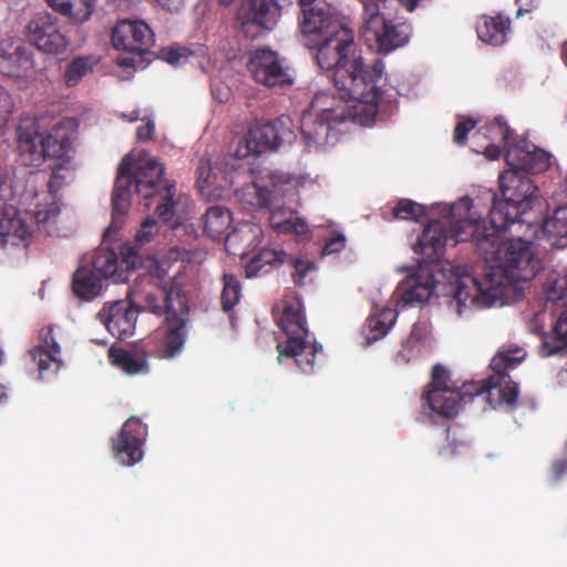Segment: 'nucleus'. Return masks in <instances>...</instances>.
<instances>
[{
	"instance_id": "nucleus-1",
	"label": "nucleus",
	"mask_w": 567,
	"mask_h": 567,
	"mask_svg": "<svg viewBox=\"0 0 567 567\" xmlns=\"http://www.w3.org/2000/svg\"><path fill=\"white\" fill-rule=\"evenodd\" d=\"M507 228L487 225L482 219L465 220L456 228V240L473 243L489 264V270L482 280L471 275L457 277L453 299L458 316L467 306H493L503 296L506 286L528 281L540 269V260L535 256L530 241L518 238L501 245Z\"/></svg>"
},
{
	"instance_id": "nucleus-2",
	"label": "nucleus",
	"mask_w": 567,
	"mask_h": 567,
	"mask_svg": "<svg viewBox=\"0 0 567 567\" xmlns=\"http://www.w3.org/2000/svg\"><path fill=\"white\" fill-rule=\"evenodd\" d=\"M316 48V61L323 71H332V82L336 90L346 95L373 99L375 89L381 84L384 74V62L374 59L367 64L361 55H357L353 31L343 24H334L328 33L319 38Z\"/></svg>"
},
{
	"instance_id": "nucleus-3",
	"label": "nucleus",
	"mask_w": 567,
	"mask_h": 567,
	"mask_svg": "<svg viewBox=\"0 0 567 567\" xmlns=\"http://www.w3.org/2000/svg\"><path fill=\"white\" fill-rule=\"evenodd\" d=\"M133 159L126 155L122 158L112 193V221L124 216L131 206L132 185L137 195L144 199L157 202L155 212L165 223L175 215V183L164 178V166L156 159L138 164L133 172Z\"/></svg>"
},
{
	"instance_id": "nucleus-4",
	"label": "nucleus",
	"mask_w": 567,
	"mask_h": 567,
	"mask_svg": "<svg viewBox=\"0 0 567 567\" xmlns=\"http://www.w3.org/2000/svg\"><path fill=\"white\" fill-rule=\"evenodd\" d=\"M373 99L346 95L340 90L339 96L328 92H318L311 100L309 109L301 118V133L308 145L317 143L319 137L327 136L329 131L339 123L353 121L361 125L374 122L384 91L381 84L375 89Z\"/></svg>"
},
{
	"instance_id": "nucleus-5",
	"label": "nucleus",
	"mask_w": 567,
	"mask_h": 567,
	"mask_svg": "<svg viewBox=\"0 0 567 567\" xmlns=\"http://www.w3.org/2000/svg\"><path fill=\"white\" fill-rule=\"evenodd\" d=\"M498 179L503 198L493 197L488 224L509 227L515 223H536L542 203L533 179L512 168L501 174Z\"/></svg>"
},
{
	"instance_id": "nucleus-6",
	"label": "nucleus",
	"mask_w": 567,
	"mask_h": 567,
	"mask_svg": "<svg viewBox=\"0 0 567 567\" xmlns=\"http://www.w3.org/2000/svg\"><path fill=\"white\" fill-rule=\"evenodd\" d=\"M127 296L138 311L152 312L158 317L176 312L183 315L189 308L182 288L167 278L166 270L157 264L136 276Z\"/></svg>"
},
{
	"instance_id": "nucleus-7",
	"label": "nucleus",
	"mask_w": 567,
	"mask_h": 567,
	"mask_svg": "<svg viewBox=\"0 0 567 567\" xmlns=\"http://www.w3.org/2000/svg\"><path fill=\"white\" fill-rule=\"evenodd\" d=\"M278 326L285 333V340L277 343L278 360L295 359L303 373L315 372L319 355H323L322 346L309 339L305 310L299 301L286 303Z\"/></svg>"
},
{
	"instance_id": "nucleus-8",
	"label": "nucleus",
	"mask_w": 567,
	"mask_h": 567,
	"mask_svg": "<svg viewBox=\"0 0 567 567\" xmlns=\"http://www.w3.org/2000/svg\"><path fill=\"white\" fill-rule=\"evenodd\" d=\"M55 177L56 174L53 172L48 184V193L35 195L37 202L31 212L21 213L16 206L8 204L0 207V245L2 247L8 244H28L32 236L30 221L45 227L59 216L60 206L53 192Z\"/></svg>"
},
{
	"instance_id": "nucleus-9",
	"label": "nucleus",
	"mask_w": 567,
	"mask_h": 567,
	"mask_svg": "<svg viewBox=\"0 0 567 567\" xmlns=\"http://www.w3.org/2000/svg\"><path fill=\"white\" fill-rule=\"evenodd\" d=\"M450 382V371L441 364L434 365L431 382L423 392L422 400L439 415L453 417L462 405L472 402L475 396L484 398V385L481 382H467L460 388Z\"/></svg>"
},
{
	"instance_id": "nucleus-10",
	"label": "nucleus",
	"mask_w": 567,
	"mask_h": 567,
	"mask_svg": "<svg viewBox=\"0 0 567 567\" xmlns=\"http://www.w3.org/2000/svg\"><path fill=\"white\" fill-rule=\"evenodd\" d=\"M17 133L19 155L27 166L39 167L47 158H62L71 145L66 132L59 125L44 136L38 123L32 121L20 124Z\"/></svg>"
},
{
	"instance_id": "nucleus-11",
	"label": "nucleus",
	"mask_w": 567,
	"mask_h": 567,
	"mask_svg": "<svg viewBox=\"0 0 567 567\" xmlns=\"http://www.w3.org/2000/svg\"><path fill=\"white\" fill-rule=\"evenodd\" d=\"M526 357L522 348H513L499 351L491 361L493 371L482 383L484 385V399L492 409L505 408L513 411L517 408L518 385L514 382L507 369L516 368Z\"/></svg>"
},
{
	"instance_id": "nucleus-12",
	"label": "nucleus",
	"mask_w": 567,
	"mask_h": 567,
	"mask_svg": "<svg viewBox=\"0 0 567 567\" xmlns=\"http://www.w3.org/2000/svg\"><path fill=\"white\" fill-rule=\"evenodd\" d=\"M472 203L470 198H463L451 207L449 228L440 220L430 221L414 245V251L422 254L427 262H433L441 258L449 241L452 245L460 243L456 240L458 225L465 220L481 219L472 212Z\"/></svg>"
},
{
	"instance_id": "nucleus-13",
	"label": "nucleus",
	"mask_w": 567,
	"mask_h": 567,
	"mask_svg": "<svg viewBox=\"0 0 567 567\" xmlns=\"http://www.w3.org/2000/svg\"><path fill=\"white\" fill-rule=\"evenodd\" d=\"M381 8L370 7V11L361 14V35L365 42L379 52L389 53L403 47L410 39L411 25L405 22L394 23L385 19Z\"/></svg>"
},
{
	"instance_id": "nucleus-14",
	"label": "nucleus",
	"mask_w": 567,
	"mask_h": 567,
	"mask_svg": "<svg viewBox=\"0 0 567 567\" xmlns=\"http://www.w3.org/2000/svg\"><path fill=\"white\" fill-rule=\"evenodd\" d=\"M189 308L185 313L176 312L166 316L163 326L157 328L147 341L150 354L158 358L171 360L179 355L187 340V322Z\"/></svg>"
},
{
	"instance_id": "nucleus-15",
	"label": "nucleus",
	"mask_w": 567,
	"mask_h": 567,
	"mask_svg": "<svg viewBox=\"0 0 567 567\" xmlns=\"http://www.w3.org/2000/svg\"><path fill=\"white\" fill-rule=\"evenodd\" d=\"M281 17V6L277 0H244L238 12L240 32L255 40L271 31Z\"/></svg>"
},
{
	"instance_id": "nucleus-16",
	"label": "nucleus",
	"mask_w": 567,
	"mask_h": 567,
	"mask_svg": "<svg viewBox=\"0 0 567 567\" xmlns=\"http://www.w3.org/2000/svg\"><path fill=\"white\" fill-rule=\"evenodd\" d=\"M248 71L254 80L267 87H287L293 84V75L285 58L270 49H257L248 60Z\"/></svg>"
},
{
	"instance_id": "nucleus-17",
	"label": "nucleus",
	"mask_w": 567,
	"mask_h": 567,
	"mask_svg": "<svg viewBox=\"0 0 567 567\" xmlns=\"http://www.w3.org/2000/svg\"><path fill=\"white\" fill-rule=\"evenodd\" d=\"M293 188V178L282 172H270L266 183L252 182L235 193L236 199L249 209L268 207L276 197H284Z\"/></svg>"
},
{
	"instance_id": "nucleus-18",
	"label": "nucleus",
	"mask_w": 567,
	"mask_h": 567,
	"mask_svg": "<svg viewBox=\"0 0 567 567\" xmlns=\"http://www.w3.org/2000/svg\"><path fill=\"white\" fill-rule=\"evenodd\" d=\"M121 260L115 250L100 248L92 259L91 269L101 278H111L114 282H125L130 279V271L142 264V256L136 247L124 244L120 250Z\"/></svg>"
},
{
	"instance_id": "nucleus-19",
	"label": "nucleus",
	"mask_w": 567,
	"mask_h": 567,
	"mask_svg": "<svg viewBox=\"0 0 567 567\" xmlns=\"http://www.w3.org/2000/svg\"><path fill=\"white\" fill-rule=\"evenodd\" d=\"M112 44L140 58L148 54L154 45V32L143 20H121L112 31Z\"/></svg>"
},
{
	"instance_id": "nucleus-20",
	"label": "nucleus",
	"mask_w": 567,
	"mask_h": 567,
	"mask_svg": "<svg viewBox=\"0 0 567 567\" xmlns=\"http://www.w3.org/2000/svg\"><path fill=\"white\" fill-rule=\"evenodd\" d=\"M146 435L147 427L138 417L125 421L116 437L112 439V451L121 465L132 466L143 458Z\"/></svg>"
},
{
	"instance_id": "nucleus-21",
	"label": "nucleus",
	"mask_w": 567,
	"mask_h": 567,
	"mask_svg": "<svg viewBox=\"0 0 567 567\" xmlns=\"http://www.w3.org/2000/svg\"><path fill=\"white\" fill-rule=\"evenodd\" d=\"M28 38L40 51L59 55L66 51L68 39L61 32L56 17L43 12L38 13L27 27Z\"/></svg>"
},
{
	"instance_id": "nucleus-22",
	"label": "nucleus",
	"mask_w": 567,
	"mask_h": 567,
	"mask_svg": "<svg viewBox=\"0 0 567 567\" xmlns=\"http://www.w3.org/2000/svg\"><path fill=\"white\" fill-rule=\"evenodd\" d=\"M551 155L526 140H518L505 154L507 165L523 174L546 172L551 165Z\"/></svg>"
},
{
	"instance_id": "nucleus-23",
	"label": "nucleus",
	"mask_w": 567,
	"mask_h": 567,
	"mask_svg": "<svg viewBox=\"0 0 567 567\" xmlns=\"http://www.w3.org/2000/svg\"><path fill=\"white\" fill-rule=\"evenodd\" d=\"M31 360L35 363L39 378L50 380L63 367L61 357V347L53 336V327L43 328L39 334V344L28 352Z\"/></svg>"
},
{
	"instance_id": "nucleus-24",
	"label": "nucleus",
	"mask_w": 567,
	"mask_h": 567,
	"mask_svg": "<svg viewBox=\"0 0 567 567\" xmlns=\"http://www.w3.org/2000/svg\"><path fill=\"white\" fill-rule=\"evenodd\" d=\"M138 309L133 300H117L104 306L97 313V319L107 331L117 339H125L133 334L137 320Z\"/></svg>"
},
{
	"instance_id": "nucleus-25",
	"label": "nucleus",
	"mask_w": 567,
	"mask_h": 567,
	"mask_svg": "<svg viewBox=\"0 0 567 567\" xmlns=\"http://www.w3.org/2000/svg\"><path fill=\"white\" fill-rule=\"evenodd\" d=\"M34 66L33 52L22 40L0 42V73L10 78L27 76Z\"/></svg>"
},
{
	"instance_id": "nucleus-26",
	"label": "nucleus",
	"mask_w": 567,
	"mask_h": 567,
	"mask_svg": "<svg viewBox=\"0 0 567 567\" xmlns=\"http://www.w3.org/2000/svg\"><path fill=\"white\" fill-rule=\"evenodd\" d=\"M543 312H537L530 319L528 326L532 332L542 334L539 355L549 358L567 353V309L555 321L549 332L544 331Z\"/></svg>"
},
{
	"instance_id": "nucleus-27",
	"label": "nucleus",
	"mask_w": 567,
	"mask_h": 567,
	"mask_svg": "<svg viewBox=\"0 0 567 567\" xmlns=\"http://www.w3.org/2000/svg\"><path fill=\"white\" fill-rule=\"evenodd\" d=\"M291 135V132L284 128V120L277 118L252 125L245 137L249 153L261 154L266 151L276 150Z\"/></svg>"
},
{
	"instance_id": "nucleus-28",
	"label": "nucleus",
	"mask_w": 567,
	"mask_h": 567,
	"mask_svg": "<svg viewBox=\"0 0 567 567\" xmlns=\"http://www.w3.org/2000/svg\"><path fill=\"white\" fill-rule=\"evenodd\" d=\"M435 289L432 276H426L424 279L419 275L409 276L402 281L398 288L396 293V308L403 310L406 307L422 305L427 301Z\"/></svg>"
},
{
	"instance_id": "nucleus-29",
	"label": "nucleus",
	"mask_w": 567,
	"mask_h": 567,
	"mask_svg": "<svg viewBox=\"0 0 567 567\" xmlns=\"http://www.w3.org/2000/svg\"><path fill=\"white\" fill-rule=\"evenodd\" d=\"M150 348L147 344H135L132 349L111 348L109 359L115 367L122 369L128 374H140L148 372L147 357Z\"/></svg>"
},
{
	"instance_id": "nucleus-30",
	"label": "nucleus",
	"mask_w": 567,
	"mask_h": 567,
	"mask_svg": "<svg viewBox=\"0 0 567 567\" xmlns=\"http://www.w3.org/2000/svg\"><path fill=\"white\" fill-rule=\"evenodd\" d=\"M298 21L303 37L316 35L321 38L328 33L329 29H332V25L340 24L338 21L332 20L328 9L319 6L302 9Z\"/></svg>"
},
{
	"instance_id": "nucleus-31",
	"label": "nucleus",
	"mask_w": 567,
	"mask_h": 567,
	"mask_svg": "<svg viewBox=\"0 0 567 567\" xmlns=\"http://www.w3.org/2000/svg\"><path fill=\"white\" fill-rule=\"evenodd\" d=\"M542 234L549 246L567 247V205L557 207L551 216L543 220Z\"/></svg>"
},
{
	"instance_id": "nucleus-32",
	"label": "nucleus",
	"mask_w": 567,
	"mask_h": 567,
	"mask_svg": "<svg viewBox=\"0 0 567 567\" xmlns=\"http://www.w3.org/2000/svg\"><path fill=\"white\" fill-rule=\"evenodd\" d=\"M47 3L75 24L90 20L95 9V0H47Z\"/></svg>"
},
{
	"instance_id": "nucleus-33",
	"label": "nucleus",
	"mask_w": 567,
	"mask_h": 567,
	"mask_svg": "<svg viewBox=\"0 0 567 567\" xmlns=\"http://www.w3.org/2000/svg\"><path fill=\"white\" fill-rule=\"evenodd\" d=\"M509 20L501 14L496 17L484 16L476 24L480 40L492 45H502L506 41L509 30Z\"/></svg>"
},
{
	"instance_id": "nucleus-34",
	"label": "nucleus",
	"mask_w": 567,
	"mask_h": 567,
	"mask_svg": "<svg viewBox=\"0 0 567 567\" xmlns=\"http://www.w3.org/2000/svg\"><path fill=\"white\" fill-rule=\"evenodd\" d=\"M72 290L78 298L90 301L100 295L102 280L90 266H81L73 274Z\"/></svg>"
},
{
	"instance_id": "nucleus-35",
	"label": "nucleus",
	"mask_w": 567,
	"mask_h": 567,
	"mask_svg": "<svg viewBox=\"0 0 567 567\" xmlns=\"http://www.w3.org/2000/svg\"><path fill=\"white\" fill-rule=\"evenodd\" d=\"M288 254L282 249L262 248L246 265L245 271L248 278L258 277L269 272L287 261Z\"/></svg>"
},
{
	"instance_id": "nucleus-36",
	"label": "nucleus",
	"mask_w": 567,
	"mask_h": 567,
	"mask_svg": "<svg viewBox=\"0 0 567 567\" xmlns=\"http://www.w3.org/2000/svg\"><path fill=\"white\" fill-rule=\"evenodd\" d=\"M271 227L281 234L306 235L309 233V226L303 218H300L296 212L279 207L270 215Z\"/></svg>"
},
{
	"instance_id": "nucleus-37",
	"label": "nucleus",
	"mask_w": 567,
	"mask_h": 567,
	"mask_svg": "<svg viewBox=\"0 0 567 567\" xmlns=\"http://www.w3.org/2000/svg\"><path fill=\"white\" fill-rule=\"evenodd\" d=\"M231 221L229 209L221 206H212L204 215V231L213 239H219L226 234Z\"/></svg>"
},
{
	"instance_id": "nucleus-38",
	"label": "nucleus",
	"mask_w": 567,
	"mask_h": 567,
	"mask_svg": "<svg viewBox=\"0 0 567 567\" xmlns=\"http://www.w3.org/2000/svg\"><path fill=\"white\" fill-rule=\"evenodd\" d=\"M97 61L93 56L81 55L75 56L66 65L64 71V82L66 86L72 87L80 83V81L93 71Z\"/></svg>"
},
{
	"instance_id": "nucleus-39",
	"label": "nucleus",
	"mask_w": 567,
	"mask_h": 567,
	"mask_svg": "<svg viewBox=\"0 0 567 567\" xmlns=\"http://www.w3.org/2000/svg\"><path fill=\"white\" fill-rule=\"evenodd\" d=\"M485 136L491 143L502 144L505 152L518 140L514 137V132L507 125L503 117H496L493 122L484 126Z\"/></svg>"
},
{
	"instance_id": "nucleus-40",
	"label": "nucleus",
	"mask_w": 567,
	"mask_h": 567,
	"mask_svg": "<svg viewBox=\"0 0 567 567\" xmlns=\"http://www.w3.org/2000/svg\"><path fill=\"white\" fill-rule=\"evenodd\" d=\"M223 291L220 296L221 308L224 311H230L239 301L241 295V286L237 276L225 274L223 276Z\"/></svg>"
},
{
	"instance_id": "nucleus-41",
	"label": "nucleus",
	"mask_w": 567,
	"mask_h": 567,
	"mask_svg": "<svg viewBox=\"0 0 567 567\" xmlns=\"http://www.w3.org/2000/svg\"><path fill=\"white\" fill-rule=\"evenodd\" d=\"M426 215V209L411 199H400L393 208V217L395 219L415 220L419 221Z\"/></svg>"
},
{
	"instance_id": "nucleus-42",
	"label": "nucleus",
	"mask_w": 567,
	"mask_h": 567,
	"mask_svg": "<svg viewBox=\"0 0 567 567\" xmlns=\"http://www.w3.org/2000/svg\"><path fill=\"white\" fill-rule=\"evenodd\" d=\"M285 264H288L293 268L291 277L293 282L298 286H302L307 275L316 268V265L312 260L293 257L291 255H288L287 261Z\"/></svg>"
},
{
	"instance_id": "nucleus-43",
	"label": "nucleus",
	"mask_w": 567,
	"mask_h": 567,
	"mask_svg": "<svg viewBox=\"0 0 567 567\" xmlns=\"http://www.w3.org/2000/svg\"><path fill=\"white\" fill-rule=\"evenodd\" d=\"M158 230L159 228L157 221L153 217H146L135 235L134 243L128 244L135 246L136 251L141 256L140 247L151 243L154 239V237L158 234Z\"/></svg>"
},
{
	"instance_id": "nucleus-44",
	"label": "nucleus",
	"mask_w": 567,
	"mask_h": 567,
	"mask_svg": "<svg viewBox=\"0 0 567 567\" xmlns=\"http://www.w3.org/2000/svg\"><path fill=\"white\" fill-rule=\"evenodd\" d=\"M544 292L546 300L553 303L564 300L567 298V278L548 279Z\"/></svg>"
},
{
	"instance_id": "nucleus-45",
	"label": "nucleus",
	"mask_w": 567,
	"mask_h": 567,
	"mask_svg": "<svg viewBox=\"0 0 567 567\" xmlns=\"http://www.w3.org/2000/svg\"><path fill=\"white\" fill-rule=\"evenodd\" d=\"M215 171H217V167H213L209 158L202 157L199 159V163H198V166L196 169V175H197L196 186L200 194H207V189H208L207 183L209 181V176Z\"/></svg>"
},
{
	"instance_id": "nucleus-46",
	"label": "nucleus",
	"mask_w": 567,
	"mask_h": 567,
	"mask_svg": "<svg viewBox=\"0 0 567 567\" xmlns=\"http://www.w3.org/2000/svg\"><path fill=\"white\" fill-rule=\"evenodd\" d=\"M365 327L369 330L368 340L370 341H378L382 339L390 330V328L383 324L374 315L368 317Z\"/></svg>"
},
{
	"instance_id": "nucleus-47",
	"label": "nucleus",
	"mask_w": 567,
	"mask_h": 567,
	"mask_svg": "<svg viewBox=\"0 0 567 567\" xmlns=\"http://www.w3.org/2000/svg\"><path fill=\"white\" fill-rule=\"evenodd\" d=\"M188 53L189 51L186 48L168 47L161 50L159 56L169 64H177L182 59H186Z\"/></svg>"
},
{
	"instance_id": "nucleus-48",
	"label": "nucleus",
	"mask_w": 567,
	"mask_h": 567,
	"mask_svg": "<svg viewBox=\"0 0 567 567\" xmlns=\"http://www.w3.org/2000/svg\"><path fill=\"white\" fill-rule=\"evenodd\" d=\"M220 169L217 168L210 176L208 181V189L207 194H202L207 198H212L219 195V192L223 190L227 186L226 177L219 176Z\"/></svg>"
},
{
	"instance_id": "nucleus-49",
	"label": "nucleus",
	"mask_w": 567,
	"mask_h": 567,
	"mask_svg": "<svg viewBox=\"0 0 567 567\" xmlns=\"http://www.w3.org/2000/svg\"><path fill=\"white\" fill-rule=\"evenodd\" d=\"M476 123L472 118L460 121L453 134V141L457 145H464L467 141V134L475 127Z\"/></svg>"
},
{
	"instance_id": "nucleus-50",
	"label": "nucleus",
	"mask_w": 567,
	"mask_h": 567,
	"mask_svg": "<svg viewBox=\"0 0 567 567\" xmlns=\"http://www.w3.org/2000/svg\"><path fill=\"white\" fill-rule=\"evenodd\" d=\"M346 246V237L342 234H337L329 238L322 248V255H332L341 251Z\"/></svg>"
},
{
	"instance_id": "nucleus-51",
	"label": "nucleus",
	"mask_w": 567,
	"mask_h": 567,
	"mask_svg": "<svg viewBox=\"0 0 567 567\" xmlns=\"http://www.w3.org/2000/svg\"><path fill=\"white\" fill-rule=\"evenodd\" d=\"M567 473V458L555 460L550 467L553 482H558Z\"/></svg>"
},
{
	"instance_id": "nucleus-52",
	"label": "nucleus",
	"mask_w": 567,
	"mask_h": 567,
	"mask_svg": "<svg viewBox=\"0 0 567 567\" xmlns=\"http://www.w3.org/2000/svg\"><path fill=\"white\" fill-rule=\"evenodd\" d=\"M11 113V102L8 91L0 85V122L6 121Z\"/></svg>"
},
{
	"instance_id": "nucleus-53",
	"label": "nucleus",
	"mask_w": 567,
	"mask_h": 567,
	"mask_svg": "<svg viewBox=\"0 0 567 567\" xmlns=\"http://www.w3.org/2000/svg\"><path fill=\"white\" fill-rule=\"evenodd\" d=\"M155 125L153 121H148L145 125H141L136 130V137L140 142H146L153 138Z\"/></svg>"
},
{
	"instance_id": "nucleus-54",
	"label": "nucleus",
	"mask_w": 567,
	"mask_h": 567,
	"mask_svg": "<svg viewBox=\"0 0 567 567\" xmlns=\"http://www.w3.org/2000/svg\"><path fill=\"white\" fill-rule=\"evenodd\" d=\"M374 316L379 318L383 324L391 329V327L396 321L398 312L391 308H383L379 313Z\"/></svg>"
},
{
	"instance_id": "nucleus-55",
	"label": "nucleus",
	"mask_w": 567,
	"mask_h": 567,
	"mask_svg": "<svg viewBox=\"0 0 567 567\" xmlns=\"http://www.w3.org/2000/svg\"><path fill=\"white\" fill-rule=\"evenodd\" d=\"M162 9L168 12H178L184 7V0H155Z\"/></svg>"
},
{
	"instance_id": "nucleus-56",
	"label": "nucleus",
	"mask_w": 567,
	"mask_h": 567,
	"mask_svg": "<svg viewBox=\"0 0 567 567\" xmlns=\"http://www.w3.org/2000/svg\"><path fill=\"white\" fill-rule=\"evenodd\" d=\"M540 0H516V3L519 6L517 10V17L522 16L523 12H530L533 9L537 8Z\"/></svg>"
},
{
	"instance_id": "nucleus-57",
	"label": "nucleus",
	"mask_w": 567,
	"mask_h": 567,
	"mask_svg": "<svg viewBox=\"0 0 567 567\" xmlns=\"http://www.w3.org/2000/svg\"><path fill=\"white\" fill-rule=\"evenodd\" d=\"M503 148L502 144L491 143L485 147L484 155L488 159H497L501 156Z\"/></svg>"
},
{
	"instance_id": "nucleus-58",
	"label": "nucleus",
	"mask_w": 567,
	"mask_h": 567,
	"mask_svg": "<svg viewBox=\"0 0 567 567\" xmlns=\"http://www.w3.org/2000/svg\"><path fill=\"white\" fill-rule=\"evenodd\" d=\"M422 329L417 324H414L406 342L409 344H413L414 342H419L422 339Z\"/></svg>"
},
{
	"instance_id": "nucleus-59",
	"label": "nucleus",
	"mask_w": 567,
	"mask_h": 567,
	"mask_svg": "<svg viewBox=\"0 0 567 567\" xmlns=\"http://www.w3.org/2000/svg\"><path fill=\"white\" fill-rule=\"evenodd\" d=\"M318 0H297L298 2V6L300 7V9H306V8H309V7H317L318 4H316Z\"/></svg>"
},
{
	"instance_id": "nucleus-60",
	"label": "nucleus",
	"mask_w": 567,
	"mask_h": 567,
	"mask_svg": "<svg viewBox=\"0 0 567 567\" xmlns=\"http://www.w3.org/2000/svg\"><path fill=\"white\" fill-rule=\"evenodd\" d=\"M419 1L420 0H400L402 6H404L409 11L414 10Z\"/></svg>"
},
{
	"instance_id": "nucleus-61",
	"label": "nucleus",
	"mask_w": 567,
	"mask_h": 567,
	"mask_svg": "<svg viewBox=\"0 0 567 567\" xmlns=\"http://www.w3.org/2000/svg\"><path fill=\"white\" fill-rule=\"evenodd\" d=\"M560 55L564 64L567 66V40L561 45Z\"/></svg>"
},
{
	"instance_id": "nucleus-62",
	"label": "nucleus",
	"mask_w": 567,
	"mask_h": 567,
	"mask_svg": "<svg viewBox=\"0 0 567 567\" xmlns=\"http://www.w3.org/2000/svg\"><path fill=\"white\" fill-rule=\"evenodd\" d=\"M120 64L123 66H133V68L136 66L133 58H124L120 61Z\"/></svg>"
},
{
	"instance_id": "nucleus-63",
	"label": "nucleus",
	"mask_w": 567,
	"mask_h": 567,
	"mask_svg": "<svg viewBox=\"0 0 567 567\" xmlns=\"http://www.w3.org/2000/svg\"><path fill=\"white\" fill-rule=\"evenodd\" d=\"M138 117H140V112L134 111V112H132V114L130 116H127V120H128V122H135L136 120H138Z\"/></svg>"
},
{
	"instance_id": "nucleus-64",
	"label": "nucleus",
	"mask_w": 567,
	"mask_h": 567,
	"mask_svg": "<svg viewBox=\"0 0 567 567\" xmlns=\"http://www.w3.org/2000/svg\"><path fill=\"white\" fill-rule=\"evenodd\" d=\"M7 399L6 389L3 385L0 384V403Z\"/></svg>"
}]
</instances>
